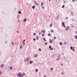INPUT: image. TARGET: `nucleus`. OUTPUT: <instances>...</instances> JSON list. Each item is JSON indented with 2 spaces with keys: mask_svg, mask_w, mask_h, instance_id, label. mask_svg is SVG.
<instances>
[{
  "mask_svg": "<svg viewBox=\"0 0 77 77\" xmlns=\"http://www.w3.org/2000/svg\"><path fill=\"white\" fill-rule=\"evenodd\" d=\"M33 35H36V33H34Z\"/></svg>",
  "mask_w": 77,
  "mask_h": 77,
  "instance_id": "39",
  "label": "nucleus"
},
{
  "mask_svg": "<svg viewBox=\"0 0 77 77\" xmlns=\"http://www.w3.org/2000/svg\"><path fill=\"white\" fill-rule=\"evenodd\" d=\"M25 41H26V40H24L23 41V42H25Z\"/></svg>",
  "mask_w": 77,
  "mask_h": 77,
  "instance_id": "40",
  "label": "nucleus"
},
{
  "mask_svg": "<svg viewBox=\"0 0 77 77\" xmlns=\"http://www.w3.org/2000/svg\"><path fill=\"white\" fill-rule=\"evenodd\" d=\"M24 62H27V60H24Z\"/></svg>",
  "mask_w": 77,
  "mask_h": 77,
  "instance_id": "28",
  "label": "nucleus"
},
{
  "mask_svg": "<svg viewBox=\"0 0 77 77\" xmlns=\"http://www.w3.org/2000/svg\"><path fill=\"white\" fill-rule=\"evenodd\" d=\"M49 40H50L49 42L50 43H51V44L52 43H53V41L51 40V39H50Z\"/></svg>",
  "mask_w": 77,
  "mask_h": 77,
  "instance_id": "8",
  "label": "nucleus"
},
{
  "mask_svg": "<svg viewBox=\"0 0 77 77\" xmlns=\"http://www.w3.org/2000/svg\"><path fill=\"white\" fill-rule=\"evenodd\" d=\"M54 68H51V70H52L53 69H54Z\"/></svg>",
  "mask_w": 77,
  "mask_h": 77,
  "instance_id": "34",
  "label": "nucleus"
},
{
  "mask_svg": "<svg viewBox=\"0 0 77 77\" xmlns=\"http://www.w3.org/2000/svg\"><path fill=\"white\" fill-rule=\"evenodd\" d=\"M62 24L63 27L64 28H66V26H65V23H64V22H62Z\"/></svg>",
  "mask_w": 77,
  "mask_h": 77,
  "instance_id": "4",
  "label": "nucleus"
},
{
  "mask_svg": "<svg viewBox=\"0 0 77 77\" xmlns=\"http://www.w3.org/2000/svg\"><path fill=\"white\" fill-rule=\"evenodd\" d=\"M50 27H52V23H51L50 25Z\"/></svg>",
  "mask_w": 77,
  "mask_h": 77,
  "instance_id": "23",
  "label": "nucleus"
},
{
  "mask_svg": "<svg viewBox=\"0 0 77 77\" xmlns=\"http://www.w3.org/2000/svg\"><path fill=\"white\" fill-rule=\"evenodd\" d=\"M11 44H12V45H14V43H13V42H12Z\"/></svg>",
  "mask_w": 77,
  "mask_h": 77,
  "instance_id": "43",
  "label": "nucleus"
},
{
  "mask_svg": "<svg viewBox=\"0 0 77 77\" xmlns=\"http://www.w3.org/2000/svg\"><path fill=\"white\" fill-rule=\"evenodd\" d=\"M54 50H55V48H54Z\"/></svg>",
  "mask_w": 77,
  "mask_h": 77,
  "instance_id": "57",
  "label": "nucleus"
},
{
  "mask_svg": "<svg viewBox=\"0 0 77 77\" xmlns=\"http://www.w3.org/2000/svg\"><path fill=\"white\" fill-rule=\"evenodd\" d=\"M72 27H74V26H72Z\"/></svg>",
  "mask_w": 77,
  "mask_h": 77,
  "instance_id": "55",
  "label": "nucleus"
},
{
  "mask_svg": "<svg viewBox=\"0 0 77 77\" xmlns=\"http://www.w3.org/2000/svg\"><path fill=\"white\" fill-rule=\"evenodd\" d=\"M72 51H74V49H72Z\"/></svg>",
  "mask_w": 77,
  "mask_h": 77,
  "instance_id": "46",
  "label": "nucleus"
},
{
  "mask_svg": "<svg viewBox=\"0 0 77 77\" xmlns=\"http://www.w3.org/2000/svg\"><path fill=\"white\" fill-rule=\"evenodd\" d=\"M63 44L62 42H60V45H62Z\"/></svg>",
  "mask_w": 77,
  "mask_h": 77,
  "instance_id": "21",
  "label": "nucleus"
},
{
  "mask_svg": "<svg viewBox=\"0 0 77 77\" xmlns=\"http://www.w3.org/2000/svg\"><path fill=\"white\" fill-rule=\"evenodd\" d=\"M38 32H39V31H38Z\"/></svg>",
  "mask_w": 77,
  "mask_h": 77,
  "instance_id": "61",
  "label": "nucleus"
},
{
  "mask_svg": "<svg viewBox=\"0 0 77 77\" xmlns=\"http://www.w3.org/2000/svg\"><path fill=\"white\" fill-rule=\"evenodd\" d=\"M64 54H63V55Z\"/></svg>",
  "mask_w": 77,
  "mask_h": 77,
  "instance_id": "60",
  "label": "nucleus"
},
{
  "mask_svg": "<svg viewBox=\"0 0 77 77\" xmlns=\"http://www.w3.org/2000/svg\"><path fill=\"white\" fill-rule=\"evenodd\" d=\"M35 5H37V6H38L39 5V4L38 3H37V2H35Z\"/></svg>",
  "mask_w": 77,
  "mask_h": 77,
  "instance_id": "15",
  "label": "nucleus"
},
{
  "mask_svg": "<svg viewBox=\"0 0 77 77\" xmlns=\"http://www.w3.org/2000/svg\"><path fill=\"white\" fill-rule=\"evenodd\" d=\"M52 41H54V39H52Z\"/></svg>",
  "mask_w": 77,
  "mask_h": 77,
  "instance_id": "54",
  "label": "nucleus"
},
{
  "mask_svg": "<svg viewBox=\"0 0 77 77\" xmlns=\"http://www.w3.org/2000/svg\"><path fill=\"white\" fill-rule=\"evenodd\" d=\"M5 43H7V42H6Z\"/></svg>",
  "mask_w": 77,
  "mask_h": 77,
  "instance_id": "59",
  "label": "nucleus"
},
{
  "mask_svg": "<svg viewBox=\"0 0 77 77\" xmlns=\"http://www.w3.org/2000/svg\"><path fill=\"white\" fill-rule=\"evenodd\" d=\"M36 72H38V69H36Z\"/></svg>",
  "mask_w": 77,
  "mask_h": 77,
  "instance_id": "37",
  "label": "nucleus"
},
{
  "mask_svg": "<svg viewBox=\"0 0 77 77\" xmlns=\"http://www.w3.org/2000/svg\"><path fill=\"white\" fill-rule=\"evenodd\" d=\"M61 74H64L63 72H62Z\"/></svg>",
  "mask_w": 77,
  "mask_h": 77,
  "instance_id": "47",
  "label": "nucleus"
},
{
  "mask_svg": "<svg viewBox=\"0 0 77 77\" xmlns=\"http://www.w3.org/2000/svg\"><path fill=\"white\" fill-rule=\"evenodd\" d=\"M18 14H21V12L20 11H19Z\"/></svg>",
  "mask_w": 77,
  "mask_h": 77,
  "instance_id": "17",
  "label": "nucleus"
},
{
  "mask_svg": "<svg viewBox=\"0 0 77 77\" xmlns=\"http://www.w3.org/2000/svg\"><path fill=\"white\" fill-rule=\"evenodd\" d=\"M32 9H35V6L34 5L32 6Z\"/></svg>",
  "mask_w": 77,
  "mask_h": 77,
  "instance_id": "19",
  "label": "nucleus"
},
{
  "mask_svg": "<svg viewBox=\"0 0 77 77\" xmlns=\"http://www.w3.org/2000/svg\"><path fill=\"white\" fill-rule=\"evenodd\" d=\"M10 69H11V70H12V67L11 66L10 68Z\"/></svg>",
  "mask_w": 77,
  "mask_h": 77,
  "instance_id": "18",
  "label": "nucleus"
},
{
  "mask_svg": "<svg viewBox=\"0 0 77 77\" xmlns=\"http://www.w3.org/2000/svg\"><path fill=\"white\" fill-rule=\"evenodd\" d=\"M76 33H77V31H76Z\"/></svg>",
  "mask_w": 77,
  "mask_h": 77,
  "instance_id": "53",
  "label": "nucleus"
},
{
  "mask_svg": "<svg viewBox=\"0 0 77 77\" xmlns=\"http://www.w3.org/2000/svg\"><path fill=\"white\" fill-rule=\"evenodd\" d=\"M32 63H33V61L31 60L29 62L30 64H32Z\"/></svg>",
  "mask_w": 77,
  "mask_h": 77,
  "instance_id": "10",
  "label": "nucleus"
},
{
  "mask_svg": "<svg viewBox=\"0 0 77 77\" xmlns=\"http://www.w3.org/2000/svg\"><path fill=\"white\" fill-rule=\"evenodd\" d=\"M45 45H47V42H46L45 43Z\"/></svg>",
  "mask_w": 77,
  "mask_h": 77,
  "instance_id": "32",
  "label": "nucleus"
},
{
  "mask_svg": "<svg viewBox=\"0 0 77 77\" xmlns=\"http://www.w3.org/2000/svg\"><path fill=\"white\" fill-rule=\"evenodd\" d=\"M15 44H16V45H17V43H15Z\"/></svg>",
  "mask_w": 77,
  "mask_h": 77,
  "instance_id": "56",
  "label": "nucleus"
},
{
  "mask_svg": "<svg viewBox=\"0 0 77 77\" xmlns=\"http://www.w3.org/2000/svg\"><path fill=\"white\" fill-rule=\"evenodd\" d=\"M48 35L49 36H51V35L50 34H48Z\"/></svg>",
  "mask_w": 77,
  "mask_h": 77,
  "instance_id": "24",
  "label": "nucleus"
},
{
  "mask_svg": "<svg viewBox=\"0 0 77 77\" xmlns=\"http://www.w3.org/2000/svg\"><path fill=\"white\" fill-rule=\"evenodd\" d=\"M72 1L73 2H75V0H72Z\"/></svg>",
  "mask_w": 77,
  "mask_h": 77,
  "instance_id": "48",
  "label": "nucleus"
},
{
  "mask_svg": "<svg viewBox=\"0 0 77 77\" xmlns=\"http://www.w3.org/2000/svg\"><path fill=\"white\" fill-rule=\"evenodd\" d=\"M58 58L56 59V60L57 61L58 60H60V55L58 54L57 56Z\"/></svg>",
  "mask_w": 77,
  "mask_h": 77,
  "instance_id": "2",
  "label": "nucleus"
},
{
  "mask_svg": "<svg viewBox=\"0 0 77 77\" xmlns=\"http://www.w3.org/2000/svg\"><path fill=\"white\" fill-rule=\"evenodd\" d=\"M24 20H26V19H24Z\"/></svg>",
  "mask_w": 77,
  "mask_h": 77,
  "instance_id": "62",
  "label": "nucleus"
},
{
  "mask_svg": "<svg viewBox=\"0 0 77 77\" xmlns=\"http://www.w3.org/2000/svg\"><path fill=\"white\" fill-rule=\"evenodd\" d=\"M17 33H19L18 31H17Z\"/></svg>",
  "mask_w": 77,
  "mask_h": 77,
  "instance_id": "52",
  "label": "nucleus"
},
{
  "mask_svg": "<svg viewBox=\"0 0 77 77\" xmlns=\"http://www.w3.org/2000/svg\"><path fill=\"white\" fill-rule=\"evenodd\" d=\"M75 1H77V0H75Z\"/></svg>",
  "mask_w": 77,
  "mask_h": 77,
  "instance_id": "63",
  "label": "nucleus"
},
{
  "mask_svg": "<svg viewBox=\"0 0 77 77\" xmlns=\"http://www.w3.org/2000/svg\"><path fill=\"white\" fill-rule=\"evenodd\" d=\"M18 22H20V20H18Z\"/></svg>",
  "mask_w": 77,
  "mask_h": 77,
  "instance_id": "50",
  "label": "nucleus"
},
{
  "mask_svg": "<svg viewBox=\"0 0 77 77\" xmlns=\"http://www.w3.org/2000/svg\"><path fill=\"white\" fill-rule=\"evenodd\" d=\"M45 33V30H42L41 31V33Z\"/></svg>",
  "mask_w": 77,
  "mask_h": 77,
  "instance_id": "7",
  "label": "nucleus"
},
{
  "mask_svg": "<svg viewBox=\"0 0 77 77\" xmlns=\"http://www.w3.org/2000/svg\"><path fill=\"white\" fill-rule=\"evenodd\" d=\"M44 35H45V34H43L42 35V37H43V36H44Z\"/></svg>",
  "mask_w": 77,
  "mask_h": 77,
  "instance_id": "33",
  "label": "nucleus"
},
{
  "mask_svg": "<svg viewBox=\"0 0 77 77\" xmlns=\"http://www.w3.org/2000/svg\"><path fill=\"white\" fill-rule=\"evenodd\" d=\"M23 75H25V73H24L23 74Z\"/></svg>",
  "mask_w": 77,
  "mask_h": 77,
  "instance_id": "41",
  "label": "nucleus"
},
{
  "mask_svg": "<svg viewBox=\"0 0 77 77\" xmlns=\"http://www.w3.org/2000/svg\"><path fill=\"white\" fill-rule=\"evenodd\" d=\"M51 32H52V33H53V32H54V31H53V30H51Z\"/></svg>",
  "mask_w": 77,
  "mask_h": 77,
  "instance_id": "22",
  "label": "nucleus"
},
{
  "mask_svg": "<svg viewBox=\"0 0 77 77\" xmlns=\"http://www.w3.org/2000/svg\"><path fill=\"white\" fill-rule=\"evenodd\" d=\"M64 7H65V5H63L62 6V8H64Z\"/></svg>",
  "mask_w": 77,
  "mask_h": 77,
  "instance_id": "25",
  "label": "nucleus"
},
{
  "mask_svg": "<svg viewBox=\"0 0 77 77\" xmlns=\"http://www.w3.org/2000/svg\"><path fill=\"white\" fill-rule=\"evenodd\" d=\"M18 77H23V75H22V73L21 72L19 73L18 74H17Z\"/></svg>",
  "mask_w": 77,
  "mask_h": 77,
  "instance_id": "1",
  "label": "nucleus"
},
{
  "mask_svg": "<svg viewBox=\"0 0 77 77\" xmlns=\"http://www.w3.org/2000/svg\"><path fill=\"white\" fill-rule=\"evenodd\" d=\"M49 48L51 50H53V48H51V46L50 45L49 46Z\"/></svg>",
  "mask_w": 77,
  "mask_h": 77,
  "instance_id": "5",
  "label": "nucleus"
},
{
  "mask_svg": "<svg viewBox=\"0 0 77 77\" xmlns=\"http://www.w3.org/2000/svg\"><path fill=\"white\" fill-rule=\"evenodd\" d=\"M29 59H30V58H29V57H27V59H26V60H27V61H29Z\"/></svg>",
  "mask_w": 77,
  "mask_h": 77,
  "instance_id": "11",
  "label": "nucleus"
},
{
  "mask_svg": "<svg viewBox=\"0 0 77 77\" xmlns=\"http://www.w3.org/2000/svg\"><path fill=\"white\" fill-rule=\"evenodd\" d=\"M23 45H25V44H26V43L25 42H23Z\"/></svg>",
  "mask_w": 77,
  "mask_h": 77,
  "instance_id": "27",
  "label": "nucleus"
},
{
  "mask_svg": "<svg viewBox=\"0 0 77 77\" xmlns=\"http://www.w3.org/2000/svg\"><path fill=\"white\" fill-rule=\"evenodd\" d=\"M39 35H41V32L39 33Z\"/></svg>",
  "mask_w": 77,
  "mask_h": 77,
  "instance_id": "49",
  "label": "nucleus"
},
{
  "mask_svg": "<svg viewBox=\"0 0 77 77\" xmlns=\"http://www.w3.org/2000/svg\"><path fill=\"white\" fill-rule=\"evenodd\" d=\"M44 5V3H43V2H42L41 3V7H42V9H44V7L43 6Z\"/></svg>",
  "mask_w": 77,
  "mask_h": 77,
  "instance_id": "3",
  "label": "nucleus"
},
{
  "mask_svg": "<svg viewBox=\"0 0 77 77\" xmlns=\"http://www.w3.org/2000/svg\"><path fill=\"white\" fill-rule=\"evenodd\" d=\"M61 66H63V64H61L60 65Z\"/></svg>",
  "mask_w": 77,
  "mask_h": 77,
  "instance_id": "45",
  "label": "nucleus"
},
{
  "mask_svg": "<svg viewBox=\"0 0 77 77\" xmlns=\"http://www.w3.org/2000/svg\"><path fill=\"white\" fill-rule=\"evenodd\" d=\"M49 2H50L51 0H49Z\"/></svg>",
  "mask_w": 77,
  "mask_h": 77,
  "instance_id": "58",
  "label": "nucleus"
},
{
  "mask_svg": "<svg viewBox=\"0 0 77 77\" xmlns=\"http://www.w3.org/2000/svg\"><path fill=\"white\" fill-rule=\"evenodd\" d=\"M55 54H54L52 55V57H54V56H55Z\"/></svg>",
  "mask_w": 77,
  "mask_h": 77,
  "instance_id": "31",
  "label": "nucleus"
},
{
  "mask_svg": "<svg viewBox=\"0 0 77 77\" xmlns=\"http://www.w3.org/2000/svg\"><path fill=\"white\" fill-rule=\"evenodd\" d=\"M44 77H46V75H44Z\"/></svg>",
  "mask_w": 77,
  "mask_h": 77,
  "instance_id": "51",
  "label": "nucleus"
},
{
  "mask_svg": "<svg viewBox=\"0 0 77 77\" xmlns=\"http://www.w3.org/2000/svg\"><path fill=\"white\" fill-rule=\"evenodd\" d=\"M69 26H67V28H66V30H68V29H69Z\"/></svg>",
  "mask_w": 77,
  "mask_h": 77,
  "instance_id": "12",
  "label": "nucleus"
},
{
  "mask_svg": "<svg viewBox=\"0 0 77 77\" xmlns=\"http://www.w3.org/2000/svg\"><path fill=\"white\" fill-rule=\"evenodd\" d=\"M36 40H39V37L37 36L36 37Z\"/></svg>",
  "mask_w": 77,
  "mask_h": 77,
  "instance_id": "14",
  "label": "nucleus"
},
{
  "mask_svg": "<svg viewBox=\"0 0 77 77\" xmlns=\"http://www.w3.org/2000/svg\"><path fill=\"white\" fill-rule=\"evenodd\" d=\"M74 37H75V38L77 39V36H76V35H75L74 36Z\"/></svg>",
  "mask_w": 77,
  "mask_h": 77,
  "instance_id": "20",
  "label": "nucleus"
},
{
  "mask_svg": "<svg viewBox=\"0 0 77 77\" xmlns=\"http://www.w3.org/2000/svg\"><path fill=\"white\" fill-rule=\"evenodd\" d=\"M54 39H56V37H54Z\"/></svg>",
  "mask_w": 77,
  "mask_h": 77,
  "instance_id": "42",
  "label": "nucleus"
},
{
  "mask_svg": "<svg viewBox=\"0 0 77 77\" xmlns=\"http://www.w3.org/2000/svg\"><path fill=\"white\" fill-rule=\"evenodd\" d=\"M33 40L34 41H36V39L35 38H33Z\"/></svg>",
  "mask_w": 77,
  "mask_h": 77,
  "instance_id": "35",
  "label": "nucleus"
},
{
  "mask_svg": "<svg viewBox=\"0 0 77 77\" xmlns=\"http://www.w3.org/2000/svg\"><path fill=\"white\" fill-rule=\"evenodd\" d=\"M64 44H65V45H68V43L67 42H64Z\"/></svg>",
  "mask_w": 77,
  "mask_h": 77,
  "instance_id": "9",
  "label": "nucleus"
},
{
  "mask_svg": "<svg viewBox=\"0 0 77 77\" xmlns=\"http://www.w3.org/2000/svg\"><path fill=\"white\" fill-rule=\"evenodd\" d=\"M2 74V72L1 71H0V75Z\"/></svg>",
  "mask_w": 77,
  "mask_h": 77,
  "instance_id": "29",
  "label": "nucleus"
},
{
  "mask_svg": "<svg viewBox=\"0 0 77 77\" xmlns=\"http://www.w3.org/2000/svg\"><path fill=\"white\" fill-rule=\"evenodd\" d=\"M43 40L44 41H45V42H47V41L46 40V39H45V38H44L43 39Z\"/></svg>",
  "mask_w": 77,
  "mask_h": 77,
  "instance_id": "16",
  "label": "nucleus"
},
{
  "mask_svg": "<svg viewBox=\"0 0 77 77\" xmlns=\"http://www.w3.org/2000/svg\"><path fill=\"white\" fill-rule=\"evenodd\" d=\"M26 20H23V22H26Z\"/></svg>",
  "mask_w": 77,
  "mask_h": 77,
  "instance_id": "26",
  "label": "nucleus"
},
{
  "mask_svg": "<svg viewBox=\"0 0 77 77\" xmlns=\"http://www.w3.org/2000/svg\"><path fill=\"white\" fill-rule=\"evenodd\" d=\"M39 51H41V49L39 48Z\"/></svg>",
  "mask_w": 77,
  "mask_h": 77,
  "instance_id": "36",
  "label": "nucleus"
},
{
  "mask_svg": "<svg viewBox=\"0 0 77 77\" xmlns=\"http://www.w3.org/2000/svg\"><path fill=\"white\" fill-rule=\"evenodd\" d=\"M66 20L68 19V17H66Z\"/></svg>",
  "mask_w": 77,
  "mask_h": 77,
  "instance_id": "44",
  "label": "nucleus"
},
{
  "mask_svg": "<svg viewBox=\"0 0 77 77\" xmlns=\"http://www.w3.org/2000/svg\"><path fill=\"white\" fill-rule=\"evenodd\" d=\"M34 56V57H38V55H37V54H35Z\"/></svg>",
  "mask_w": 77,
  "mask_h": 77,
  "instance_id": "13",
  "label": "nucleus"
},
{
  "mask_svg": "<svg viewBox=\"0 0 77 77\" xmlns=\"http://www.w3.org/2000/svg\"><path fill=\"white\" fill-rule=\"evenodd\" d=\"M4 66V64H2L1 66H0V67L1 68H3Z\"/></svg>",
  "mask_w": 77,
  "mask_h": 77,
  "instance_id": "6",
  "label": "nucleus"
},
{
  "mask_svg": "<svg viewBox=\"0 0 77 77\" xmlns=\"http://www.w3.org/2000/svg\"><path fill=\"white\" fill-rule=\"evenodd\" d=\"M70 49H72V48H72V47H70Z\"/></svg>",
  "mask_w": 77,
  "mask_h": 77,
  "instance_id": "30",
  "label": "nucleus"
},
{
  "mask_svg": "<svg viewBox=\"0 0 77 77\" xmlns=\"http://www.w3.org/2000/svg\"><path fill=\"white\" fill-rule=\"evenodd\" d=\"M21 48H22V46H20V49H21Z\"/></svg>",
  "mask_w": 77,
  "mask_h": 77,
  "instance_id": "38",
  "label": "nucleus"
}]
</instances>
